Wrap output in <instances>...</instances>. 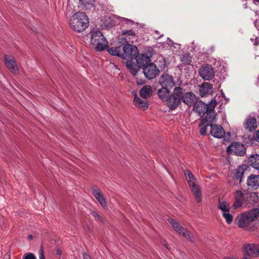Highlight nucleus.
Here are the masks:
<instances>
[{
    "mask_svg": "<svg viewBox=\"0 0 259 259\" xmlns=\"http://www.w3.org/2000/svg\"><path fill=\"white\" fill-rule=\"evenodd\" d=\"M91 189L93 191V195L100 204V205L103 208L107 206V203L101 189L96 185L93 186Z\"/></svg>",
    "mask_w": 259,
    "mask_h": 259,
    "instance_id": "nucleus-10",
    "label": "nucleus"
},
{
    "mask_svg": "<svg viewBox=\"0 0 259 259\" xmlns=\"http://www.w3.org/2000/svg\"><path fill=\"white\" fill-rule=\"evenodd\" d=\"M23 259H36V258L33 253H28L23 256Z\"/></svg>",
    "mask_w": 259,
    "mask_h": 259,
    "instance_id": "nucleus-39",
    "label": "nucleus"
},
{
    "mask_svg": "<svg viewBox=\"0 0 259 259\" xmlns=\"http://www.w3.org/2000/svg\"><path fill=\"white\" fill-rule=\"evenodd\" d=\"M136 58L137 63L139 66L141 68H144V66L148 65L149 63H151L150 58L146 54H140Z\"/></svg>",
    "mask_w": 259,
    "mask_h": 259,
    "instance_id": "nucleus-20",
    "label": "nucleus"
},
{
    "mask_svg": "<svg viewBox=\"0 0 259 259\" xmlns=\"http://www.w3.org/2000/svg\"><path fill=\"white\" fill-rule=\"evenodd\" d=\"M178 233L191 242H194L196 240V233L193 234L184 227L181 228Z\"/></svg>",
    "mask_w": 259,
    "mask_h": 259,
    "instance_id": "nucleus-23",
    "label": "nucleus"
},
{
    "mask_svg": "<svg viewBox=\"0 0 259 259\" xmlns=\"http://www.w3.org/2000/svg\"><path fill=\"white\" fill-rule=\"evenodd\" d=\"M218 207L223 212L230 211L231 209L229 203L226 201L221 200L220 199H219L218 200Z\"/></svg>",
    "mask_w": 259,
    "mask_h": 259,
    "instance_id": "nucleus-30",
    "label": "nucleus"
},
{
    "mask_svg": "<svg viewBox=\"0 0 259 259\" xmlns=\"http://www.w3.org/2000/svg\"><path fill=\"white\" fill-rule=\"evenodd\" d=\"M248 164L257 170H259V155L253 154L248 158Z\"/></svg>",
    "mask_w": 259,
    "mask_h": 259,
    "instance_id": "nucleus-25",
    "label": "nucleus"
},
{
    "mask_svg": "<svg viewBox=\"0 0 259 259\" xmlns=\"http://www.w3.org/2000/svg\"><path fill=\"white\" fill-rule=\"evenodd\" d=\"M257 248H256V256L255 257H259V244H257Z\"/></svg>",
    "mask_w": 259,
    "mask_h": 259,
    "instance_id": "nucleus-45",
    "label": "nucleus"
},
{
    "mask_svg": "<svg viewBox=\"0 0 259 259\" xmlns=\"http://www.w3.org/2000/svg\"><path fill=\"white\" fill-rule=\"evenodd\" d=\"M5 61L6 66L13 74H15L18 72V67L13 57L6 56L5 57Z\"/></svg>",
    "mask_w": 259,
    "mask_h": 259,
    "instance_id": "nucleus-11",
    "label": "nucleus"
},
{
    "mask_svg": "<svg viewBox=\"0 0 259 259\" xmlns=\"http://www.w3.org/2000/svg\"><path fill=\"white\" fill-rule=\"evenodd\" d=\"M185 175L187 178L189 185H194L195 183V178H194L192 173L189 170L185 171Z\"/></svg>",
    "mask_w": 259,
    "mask_h": 259,
    "instance_id": "nucleus-32",
    "label": "nucleus"
},
{
    "mask_svg": "<svg viewBox=\"0 0 259 259\" xmlns=\"http://www.w3.org/2000/svg\"><path fill=\"white\" fill-rule=\"evenodd\" d=\"M123 21H126V24H130V25H133V24L137 25L138 24V23L135 22L134 21H133L132 20L127 19H126V18H123Z\"/></svg>",
    "mask_w": 259,
    "mask_h": 259,
    "instance_id": "nucleus-41",
    "label": "nucleus"
},
{
    "mask_svg": "<svg viewBox=\"0 0 259 259\" xmlns=\"http://www.w3.org/2000/svg\"><path fill=\"white\" fill-rule=\"evenodd\" d=\"M158 82L162 87L161 89L158 90V97L162 101L167 103L172 94L169 89L172 88L175 84L174 78L168 74L164 73L161 75Z\"/></svg>",
    "mask_w": 259,
    "mask_h": 259,
    "instance_id": "nucleus-2",
    "label": "nucleus"
},
{
    "mask_svg": "<svg viewBox=\"0 0 259 259\" xmlns=\"http://www.w3.org/2000/svg\"><path fill=\"white\" fill-rule=\"evenodd\" d=\"M256 2H259V0H255Z\"/></svg>",
    "mask_w": 259,
    "mask_h": 259,
    "instance_id": "nucleus-52",
    "label": "nucleus"
},
{
    "mask_svg": "<svg viewBox=\"0 0 259 259\" xmlns=\"http://www.w3.org/2000/svg\"><path fill=\"white\" fill-rule=\"evenodd\" d=\"M181 60L184 64L189 65L192 62V57L190 54H185L181 57Z\"/></svg>",
    "mask_w": 259,
    "mask_h": 259,
    "instance_id": "nucleus-34",
    "label": "nucleus"
},
{
    "mask_svg": "<svg viewBox=\"0 0 259 259\" xmlns=\"http://www.w3.org/2000/svg\"><path fill=\"white\" fill-rule=\"evenodd\" d=\"M242 259H251L249 256H248L246 254H244Z\"/></svg>",
    "mask_w": 259,
    "mask_h": 259,
    "instance_id": "nucleus-49",
    "label": "nucleus"
},
{
    "mask_svg": "<svg viewBox=\"0 0 259 259\" xmlns=\"http://www.w3.org/2000/svg\"><path fill=\"white\" fill-rule=\"evenodd\" d=\"M90 34V44L96 51L101 52L108 48V41L100 31L93 30Z\"/></svg>",
    "mask_w": 259,
    "mask_h": 259,
    "instance_id": "nucleus-4",
    "label": "nucleus"
},
{
    "mask_svg": "<svg viewBox=\"0 0 259 259\" xmlns=\"http://www.w3.org/2000/svg\"><path fill=\"white\" fill-rule=\"evenodd\" d=\"M246 184L249 189L256 190L259 187V175L249 176L247 178Z\"/></svg>",
    "mask_w": 259,
    "mask_h": 259,
    "instance_id": "nucleus-14",
    "label": "nucleus"
},
{
    "mask_svg": "<svg viewBox=\"0 0 259 259\" xmlns=\"http://www.w3.org/2000/svg\"><path fill=\"white\" fill-rule=\"evenodd\" d=\"M257 126V123L255 118L249 117L246 119V123L245 125V128L246 130L249 132H252L255 130Z\"/></svg>",
    "mask_w": 259,
    "mask_h": 259,
    "instance_id": "nucleus-28",
    "label": "nucleus"
},
{
    "mask_svg": "<svg viewBox=\"0 0 259 259\" xmlns=\"http://www.w3.org/2000/svg\"><path fill=\"white\" fill-rule=\"evenodd\" d=\"M258 14L259 15V11H258Z\"/></svg>",
    "mask_w": 259,
    "mask_h": 259,
    "instance_id": "nucleus-53",
    "label": "nucleus"
},
{
    "mask_svg": "<svg viewBox=\"0 0 259 259\" xmlns=\"http://www.w3.org/2000/svg\"><path fill=\"white\" fill-rule=\"evenodd\" d=\"M81 15L82 16H85V17L87 16V15H85L84 13H83V12H78L75 13V16H80Z\"/></svg>",
    "mask_w": 259,
    "mask_h": 259,
    "instance_id": "nucleus-44",
    "label": "nucleus"
},
{
    "mask_svg": "<svg viewBox=\"0 0 259 259\" xmlns=\"http://www.w3.org/2000/svg\"><path fill=\"white\" fill-rule=\"evenodd\" d=\"M191 187V191L193 192L195 200L197 203H200L201 201V193L200 191V188L199 186L196 185L195 183L194 185H189Z\"/></svg>",
    "mask_w": 259,
    "mask_h": 259,
    "instance_id": "nucleus-26",
    "label": "nucleus"
},
{
    "mask_svg": "<svg viewBox=\"0 0 259 259\" xmlns=\"http://www.w3.org/2000/svg\"><path fill=\"white\" fill-rule=\"evenodd\" d=\"M259 215V208H253L239 215L237 218V225L239 228H244L249 231L254 230L255 227L252 223Z\"/></svg>",
    "mask_w": 259,
    "mask_h": 259,
    "instance_id": "nucleus-3",
    "label": "nucleus"
},
{
    "mask_svg": "<svg viewBox=\"0 0 259 259\" xmlns=\"http://www.w3.org/2000/svg\"><path fill=\"white\" fill-rule=\"evenodd\" d=\"M210 134L213 137L220 139L225 135V132L221 125L212 124L210 125Z\"/></svg>",
    "mask_w": 259,
    "mask_h": 259,
    "instance_id": "nucleus-13",
    "label": "nucleus"
},
{
    "mask_svg": "<svg viewBox=\"0 0 259 259\" xmlns=\"http://www.w3.org/2000/svg\"><path fill=\"white\" fill-rule=\"evenodd\" d=\"M256 139L257 141L259 142V131L257 132V133L256 134Z\"/></svg>",
    "mask_w": 259,
    "mask_h": 259,
    "instance_id": "nucleus-47",
    "label": "nucleus"
},
{
    "mask_svg": "<svg viewBox=\"0 0 259 259\" xmlns=\"http://www.w3.org/2000/svg\"><path fill=\"white\" fill-rule=\"evenodd\" d=\"M33 235H28V238H29V239H31H31H33Z\"/></svg>",
    "mask_w": 259,
    "mask_h": 259,
    "instance_id": "nucleus-50",
    "label": "nucleus"
},
{
    "mask_svg": "<svg viewBox=\"0 0 259 259\" xmlns=\"http://www.w3.org/2000/svg\"><path fill=\"white\" fill-rule=\"evenodd\" d=\"M56 253L58 255H60L62 253V250L60 248H58L56 251Z\"/></svg>",
    "mask_w": 259,
    "mask_h": 259,
    "instance_id": "nucleus-46",
    "label": "nucleus"
},
{
    "mask_svg": "<svg viewBox=\"0 0 259 259\" xmlns=\"http://www.w3.org/2000/svg\"><path fill=\"white\" fill-rule=\"evenodd\" d=\"M121 34L122 35L125 36L126 37H128L129 39H131V38L134 39L136 37V33L131 29L122 30L121 31Z\"/></svg>",
    "mask_w": 259,
    "mask_h": 259,
    "instance_id": "nucleus-35",
    "label": "nucleus"
},
{
    "mask_svg": "<svg viewBox=\"0 0 259 259\" xmlns=\"http://www.w3.org/2000/svg\"><path fill=\"white\" fill-rule=\"evenodd\" d=\"M210 125L211 124L207 123L203 125H201V123L199 124V126L201 127L200 129V134H201V135L204 136L206 134L207 128L208 126H210Z\"/></svg>",
    "mask_w": 259,
    "mask_h": 259,
    "instance_id": "nucleus-37",
    "label": "nucleus"
},
{
    "mask_svg": "<svg viewBox=\"0 0 259 259\" xmlns=\"http://www.w3.org/2000/svg\"><path fill=\"white\" fill-rule=\"evenodd\" d=\"M91 214L94 218L96 221L104 222L103 218L97 212L92 211L91 212Z\"/></svg>",
    "mask_w": 259,
    "mask_h": 259,
    "instance_id": "nucleus-38",
    "label": "nucleus"
},
{
    "mask_svg": "<svg viewBox=\"0 0 259 259\" xmlns=\"http://www.w3.org/2000/svg\"><path fill=\"white\" fill-rule=\"evenodd\" d=\"M225 259H238L237 257H233V256H228L226 257Z\"/></svg>",
    "mask_w": 259,
    "mask_h": 259,
    "instance_id": "nucleus-48",
    "label": "nucleus"
},
{
    "mask_svg": "<svg viewBox=\"0 0 259 259\" xmlns=\"http://www.w3.org/2000/svg\"><path fill=\"white\" fill-rule=\"evenodd\" d=\"M198 73L200 76L205 80H210L214 77L215 72L212 66L209 64L201 66Z\"/></svg>",
    "mask_w": 259,
    "mask_h": 259,
    "instance_id": "nucleus-6",
    "label": "nucleus"
},
{
    "mask_svg": "<svg viewBox=\"0 0 259 259\" xmlns=\"http://www.w3.org/2000/svg\"><path fill=\"white\" fill-rule=\"evenodd\" d=\"M206 114L204 118L201 120V125H203L206 123L212 124V123L215 121V114L214 112H204V114Z\"/></svg>",
    "mask_w": 259,
    "mask_h": 259,
    "instance_id": "nucleus-22",
    "label": "nucleus"
},
{
    "mask_svg": "<svg viewBox=\"0 0 259 259\" xmlns=\"http://www.w3.org/2000/svg\"><path fill=\"white\" fill-rule=\"evenodd\" d=\"M168 222L172 226L174 230L178 233L181 230V228L183 227L178 222L175 221L174 219L169 218L168 219Z\"/></svg>",
    "mask_w": 259,
    "mask_h": 259,
    "instance_id": "nucleus-33",
    "label": "nucleus"
},
{
    "mask_svg": "<svg viewBox=\"0 0 259 259\" xmlns=\"http://www.w3.org/2000/svg\"><path fill=\"white\" fill-rule=\"evenodd\" d=\"M247 166L246 165H242L237 169L234 170L233 178L235 181H238L240 184L242 182L244 174L246 169Z\"/></svg>",
    "mask_w": 259,
    "mask_h": 259,
    "instance_id": "nucleus-16",
    "label": "nucleus"
},
{
    "mask_svg": "<svg viewBox=\"0 0 259 259\" xmlns=\"http://www.w3.org/2000/svg\"><path fill=\"white\" fill-rule=\"evenodd\" d=\"M123 45L121 44H118L116 46H113L109 47L106 50H107L108 52L112 56H118L122 59L123 57Z\"/></svg>",
    "mask_w": 259,
    "mask_h": 259,
    "instance_id": "nucleus-15",
    "label": "nucleus"
},
{
    "mask_svg": "<svg viewBox=\"0 0 259 259\" xmlns=\"http://www.w3.org/2000/svg\"><path fill=\"white\" fill-rule=\"evenodd\" d=\"M235 200L233 205L234 209L241 207L244 201V194L240 190H237L235 193Z\"/></svg>",
    "mask_w": 259,
    "mask_h": 259,
    "instance_id": "nucleus-21",
    "label": "nucleus"
},
{
    "mask_svg": "<svg viewBox=\"0 0 259 259\" xmlns=\"http://www.w3.org/2000/svg\"><path fill=\"white\" fill-rule=\"evenodd\" d=\"M200 104L201 105V107H203V109H200L199 108L200 107H197L196 110L199 113H204V112H214V108L217 105V102L215 100H212L208 104H206L203 102L200 103Z\"/></svg>",
    "mask_w": 259,
    "mask_h": 259,
    "instance_id": "nucleus-12",
    "label": "nucleus"
},
{
    "mask_svg": "<svg viewBox=\"0 0 259 259\" xmlns=\"http://www.w3.org/2000/svg\"><path fill=\"white\" fill-rule=\"evenodd\" d=\"M196 99L193 93L186 92L183 88L177 87L174 88L166 104L170 110L176 109L182 101L190 107L195 102Z\"/></svg>",
    "mask_w": 259,
    "mask_h": 259,
    "instance_id": "nucleus-1",
    "label": "nucleus"
},
{
    "mask_svg": "<svg viewBox=\"0 0 259 259\" xmlns=\"http://www.w3.org/2000/svg\"><path fill=\"white\" fill-rule=\"evenodd\" d=\"M134 105L138 108L143 110H145L148 108V104L147 99H141L137 96L134 98L133 100Z\"/></svg>",
    "mask_w": 259,
    "mask_h": 259,
    "instance_id": "nucleus-24",
    "label": "nucleus"
},
{
    "mask_svg": "<svg viewBox=\"0 0 259 259\" xmlns=\"http://www.w3.org/2000/svg\"><path fill=\"white\" fill-rule=\"evenodd\" d=\"M227 152L230 154H233L237 156H243L246 152V149L243 144L234 142L228 147Z\"/></svg>",
    "mask_w": 259,
    "mask_h": 259,
    "instance_id": "nucleus-8",
    "label": "nucleus"
},
{
    "mask_svg": "<svg viewBox=\"0 0 259 259\" xmlns=\"http://www.w3.org/2000/svg\"><path fill=\"white\" fill-rule=\"evenodd\" d=\"M143 69L145 77L148 79L154 78L159 72V69L153 63H149L148 65L144 66Z\"/></svg>",
    "mask_w": 259,
    "mask_h": 259,
    "instance_id": "nucleus-9",
    "label": "nucleus"
},
{
    "mask_svg": "<svg viewBox=\"0 0 259 259\" xmlns=\"http://www.w3.org/2000/svg\"><path fill=\"white\" fill-rule=\"evenodd\" d=\"M199 94L201 97L210 95L213 92L212 84L209 82H204L200 87Z\"/></svg>",
    "mask_w": 259,
    "mask_h": 259,
    "instance_id": "nucleus-19",
    "label": "nucleus"
},
{
    "mask_svg": "<svg viewBox=\"0 0 259 259\" xmlns=\"http://www.w3.org/2000/svg\"><path fill=\"white\" fill-rule=\"evenodd\" d=\"M250 40L253 42V44L255 46H257L259 44V39L257 37H256L255 39L251 38Z\"/></svg>",
    "mask_w": 259,
    "mask_h": 259,
    "instance_id": "nucleus-42",
    "label": "nucleus"
},
{
    "mask_svg": "<svg viewBox=\"0 0 259 259\" xmlns=\"http://www.w3.org/2000/svg\"><path fill=\"white\" fill-rule=\"evenodd\" d=\"M39 259H45L44 255V251L42 246H41L39 250Z\"/></svg>",
    "mask_w": 259,
    "mask_h": 259,
    "instance_id": "nucleus-40",
    "label": "nucleus"
},
{
    "mask_svg": "<svg viewBox=\"0 0 259 259\" xmlns=\"http://www.w3.org/2000/svg\"><path fill=\"white\" fill-rule=\"evenodd\" d=\"M80 4L82 5L81 7L86 10L94 8L95 0H79Z\"/></svg>",
    "mask_w": 259,
    "mask_h": 259,
    "instance_id": "nucleus-31",
    "label": "nucleus"
},
{
    "mask_svg": "<svg viewBox=\"0 0 259 259\" xmlns=\"http://www.w3.org/2000/svg\"><path fill=\"white\" fill-rule=\"evenodd\" d=\"M99 24L102 29L111 27L115 25V22L111 17H99L98 19Z\"/></svg>",
    "mask_w": 259,
    "mask_h": 259,
    "instance_id": "nucleus-17",
    "label": "nucleus"
},
{
    "mask_svg": "<svg viewBox=\"0 0 259 259\" xmlns=\"http://www.w3.org/2000/svg\"><path fill=\"white\" fill-rule=\"evenodd\" d=\"M126 65L130 73L134 76L137 75L138 71L141 68L137 63L135 64L132 61H127Z\"/></svg>",
    "mask_w": 259,
    "mask_h": 259,
    "instance_id": "nucleus-27",
    "label": "nucleus"
},
{
    "mask_svg": "<svg viewBox=\"0 0 259 259\" xmlns=\"http://www.w3.org/2000/svg\"><path fill=\"white\" fill-rule=\"evenodd\" d=\"M83 259H91L90 255L85 252L83 253Z\"/></svg>",
    "mask_w": 259,
    "mask_h": 259,
    "instance_id": "nucleus-43",
    "label": "nucleus"
},
{
    "mask_svg": "<svg viewBox=\"0 0 259 259\" xmlns=\"http://www.w3.org/2000/svg\"><path fill=\"white\" fill-rule=\"evenodd\" d=\"M140 95L143 98L147 99L150 97L152 93V90L151 86L144 85L140 91Z\"/></svg>",
    "mask_w": 259,
    "mask_h": 259,
    "instance_id": "nucleus-29",
    "label": "nucleus"
},
{
    "mask_svg": "<svg viewBox=\"0 0 259 259\" xmlns=\"http://www.w3.org/2000/svg\"><path fill=\"white\" fill-rule=\"evenodd\" d=\"M123 59H126L127 58L134 59L137 58L139 54V50L137 47L132 45L129 43H126L123 45Z\"/></svg>",
    "mask_w": 259,
    "mask_h": 259,
    "instance_id": "nucleus-7",
    "label": "nucleus"
},
{
    "mask_svg": "<svg viewBox=\"0 0 259 259\" xmlns=\"http://www.w3.org/2000/svg\"><path fill=\"white\" fill-rule=\"evenodd\" d=\"M31 29L33 30V31L35 32L36 31V29L35 28H31Z\"/></svg>",
    "mask_w": 259,
    "mask_h": 259,
    "instance_id": "nucleus-51",
    "label": "nucleus"
},
{
    "mask_svg": "<svg viewBox=\"0 0 259 259\" xmlns=\"http://www.w3.org/2000/svg\"><path fill=\"white\" fill-rule=\"evenodd\" d=\"M69 26L71 29L77 32L83 31L89 25L88 17H71Z\"/></svg>",
    "mask_w": 259,
    "mask_h": 259,
    "instance_id": "nucleus-5",
    "label": "nucleus"
},
{
    "mask_svg": "<svg viewBox=\"0 0 259 259\" xmlns=\"http://www.w3.org/2000/svg\"><path fill=\"white\" fill-rule=\"evenodd\" d=\"M222 215L225 219L226 221L228 224L230 225L232 223L233 216L230 213V211L223 212Z\"/></svg>",
    "mask_w": 259,
    "mask_h": 259,
    "instance_id": "nucleus-36",
    "label": "nucleus"
},
{
    "mask_svg": "<svg viewBox=\"0 0 259 259\" xmlns=\"http://www.w3.org/2000/svg\"><path fill=\"white\" fill-rule=\"evenodd\" d=\"M257 244H244L243 246L244 254H246L248 256H256V252L257 251Z\"/></svg>",
    "mask_w": 259,
    "mask_h": 259,
    "instance_id": "nucleus-18",
    "label": "nucleus"
}]
</instances>
